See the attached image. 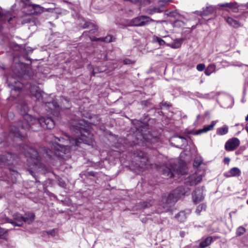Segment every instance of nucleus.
<instances>
[{
    "mask_svg": "<svg viewBox=\"0 0 248 248\" xmlns=\"http://www.w3.org/2000/svg\"><path fill=\"white\" fill-rule=\"evenodd\" d=\"M36 21V19L33 16L31 15H26L22 18L21 22L22 24L26 23L35 24Z\"/></svg>",
    "mask_w": 248,
    "mask_h": 248,
    "instance_id": "obj_20",
    "label": "nucleus"
},
{
    "mask_svg": "<svg viewBox=\"0 0 248 248\" xmlns=\"http://www.w3.org/2000/svg\"><path fill=\"white\" fill-rule=\"evenodd\" d=\"M205 68V65L202 63L198 64L196 66V68L199 71H202Z\"/></svg>",
    "mask_w": 248,
    "mask_h": 248,
    "instance_id": "obj_35",
    "label": "nucleus"
},
{
    "mask_svg": "<svg viewBox=\"0 0 248 248\" xmlns=\"http://www.w3.org/2000/svg\"><path fill=\"white\" fill-rule=\"evenodd\" d=\"M10 16V14L9 13H6L3 10V9L0 7V31L2 29V27L1 26V22H5L7 19V21L10 23L12 19V17H9Z\"/></svg>",
    "mask_w": 248,
    "mask_h": 248,
    "instance_id": "obj_15",
    "label": "nucleus"
},
{
    "mask_svg": "<svg viewBox=\"0 0 248 248\" xmlns=\"http://www.w3.org/2000/svg\"><path fill=\"white\" fill-rule=\"evenodd\" d=\"M17 66H20V65L19 64H17Z\"/></svg>",
    "mask_w": 248,
    "mask_h": 248,
    "instance_id": "obj_55",
    "label": "nucleus"
},
{
    "mask_svg": "<svg viewBox=\"0 0 248 248\" xmlns=\"http://www.w3.org/2000/svg\"><path fill=\"white\" fill-rule=\"evenodd\" d=\"M151 205V204H150L149 202H144V205H143V207L144 208H146V207H148V205Z\"/></svg>",
    "mask_w": 248,
    "mask_h": 248,
    "instance_id": "obj_44",
    "label": "nucleus"
},
{
    "mask_svg": "<svg viewBox=\"0 0 248 248\" xmlns=\"http://www.w3.org/2000/svg\"><path fill=\"white\" fill-rule=\"evenodd\" d=\"M183 39H178L174 41L173 43L171 44V47L173 48H178L180 47L182 43Z\"/></svg>",
    "mask_w": 248,
    "mask_h": 248,
    "instance_id": "obj_29",
    "label": "nucleus"
},
{
    "mask_svg": "<svg viewBox=\"0 0 248 248\" xmlns=\"http://www.w3.org/2000/svg\"><path fill=\"white\" fill-rule=\"evenodd\" d=\"M228 132V127L225 125L222 127L219 128L217 130V134L218 135H223L226 134Z\"/></svg>",
    "mask_w": 248,
    "mask_h": 248,
    "instance_id": "obj_26",
    "label": "nucleus"
},
{
    "mask_svg": "<svg viewBox=\"0 0 248 248\" xmlns=\"http://www.w3.org/2000/svg\"><path fill=\"white\" fill-rule=\"evenodd\" d=\"M46 232L47 234L49 235H51L52 236H54L55 235V229H52L48 231H46Z\"/></svg>",
    "mask_w": 248,
    "mask_h": 248,
    "instance_id": "obj_38",
    "label": "nucleus"
},
{
    "mask_svg": "<svg viewBox=\"0 0 248 248\" xmlns=\"http://www.w3.org/2000/svg\"><path fill=\"white\" fill-rule=\"evenodd\" d=\"M90 25H91L92 27H93V29L91 30V32H92V33H94V32H95V31H97V28H96V27H95L93 24H91Z\"/></svg>",
    "mask_w": 248,
    "mask_h": 248,
    "instance_id": "obj_41",
    "label": "nucleus"
},
{
    "mask_svg": "<svg viewBox=\"0 0 248 248\" xmlns=\"http://www.w3.org/2000/svg\"><path fill=\"white\" fill-rule=\"evenodd\" d=\"M14 72L15 73V74H16V76L18 77H22L23 76V71H20L19 70H17V71L16 70H14Z\"/></svg>",
    "mask_w": 248,
    "mask_h": 248,
    "instance_id": "obj_39",
    "label": "nucleus"
},
{
    "mask_svg": "<svg viewBox=\"0 0 248 248\" xmlns=\"http://www.w3.org/2000/svg\"><path fill=\"white\" fill-rule=\"evenodd\" d=\"M202 162V160L199 157H196L194 161L193 165L195 167L199 166Z\"/></svg>",
    "mask_w": 248,
    "mask_h": 248,
    "instance_id": "obj_34",
    "label": "nucleus"
},
{
    "mask_svg": "<svg viewBox=\"0 0 248 248\" xmlns=\"http://www.w3.org/2000/svg\"><path fill=\"white\" fill-rule=\"evenodd\" d=\"M212 241V237L209 236L201 242L200 245V247L203 248L208 247L211 244Z\"/></svg>",
    "mask_w": 248,
    "mask_h": 248,
    "instance_id": "obj_23",
    "label": "nucleus"
},
{
    "mask_svg": "<svg viewBox=\"0 0 248 248\" xmlns=\"http://www.w3.org/2000/svg\"><path fill=\"white\" fill-rule=\"evenodd\" d=\"M189 190L188 188L186 189L183 186H180L172 193L163 195L161 204L164 208H168L173 205L181 196L185 195Z\"/></svg>",
    "mask_w": 248,
    "mask_h": 248,
    "instance_id": "obj_4",
    "label": "nucleus"
},
{
    "mask_svg": "<svg viewBox=\"0 0 248 248\" xmlns=\"http://www.w3.org/2000/svg\"><path fill=\"white\" fill-rule=\"evenodd\" d=\"M29 171L30 172V173L33 176V177H34V173L33 172V171L31 170H29Z\"/></svg>",
    "mask_w": 248,
    "mask_h": 248,
    "instance_id": "obj_48",
    "label": "nucleus"
},
{
    "mask_svg": "<svg viewBox=\"0 0 248 248\" xmlns=\"http://www.w3.org/2000/svg\"><path fill=\"white\" fill-rule=\"evenodd\" d=\"M100 39L101 40V41L107 43H109L110 42L113 41V37L110 35H108L105 37H101V38Z\"/></svg>",
    "mask_w": 248,
    "mask_h": 248,
    "instance_id": "obj_32",
    "label": "nucleus"
},
{
    "mask_svg": "<svg viewBox=\"0 0 248 248\" xmlns=\"http://www.w3.org/2000/svg\"><path fill=\"white\" fill-rule=\"evenodd\" d=\"M1 68L2 69H3V67H1Z\"/></svg>",
    "mask_w": 248,
    "mask_h": 248,
    "instance_id": "obj_58",
    "label": "nucleus"
},
{
    "mask_svg": "<svg viewBox=\"0 0 248 248\" xmlns=\"http://www.w3.org/2000/svg\"><path fill=\"white\" fill-rule=\"evenodd\" d=\"M240 144V140L236 138H233L228 140L225 143V148L227 151L235 150Z\"/></svg>",
    "mask_w": 248,
    "mask_h": 248,
    "instance_id": "obj_12",
    "label": "nucleus"
},
{
    "mask_svg": "<svg viewBox=\"0 0 248 248\" xmlns=\"http://www.w3.org/2000/svg\"><path fill=\"white\" fill-rule=\"evenodd\" d=\"M192 200L195 203L202 202L204 198L203 188L197 187L192 193Z\"/></svg>",
    "mask_w": 248,
    "mask_h": 248,
    "instance_id": "obj_8",
    "label": "nucleus"
},
{
    "mask_svg": "<svg viewBox=\"0 0 248 248\" xmlns=\"http://www.w3.org/2000/svg\"><path fill=\"white\" fill-rule=\"evenodd\" d=\"M2 41H3V42L6 41V39H3V40H2Z\"/></svg>",
    "mask_w": 248,
    "mask_h": 248,
    "instance_id": "obj_54",
    "label": "nucleus"
},
{
    "mask_svg": "<svg viewBox=\"0 0 248 248\" xmlns=\"http://www.w3.org/2000/svg\"><path fill=\"white\" fill-rule=\"evenodd\" d=\"M7 81L8 83V86L11 88V97L13 99H16L21 93V87L19 84L21 83L11 77L7 78Z\"/></svg>",
    "mask_w": 248,
    "mask_h": 248,
    "instance_id": "obj_6",
    "label": "nucleus"
},
{
    "mask_svg": "<svg viewBox=\"0 0 248 248\" xmlns=\"http://www.w3.org/2000/svg\"><path fill=\"white\" fill-rule=\"evenodd\" d=\"M35 215L33 213H26L25 217H23V222L29 224L31 223L34 219Z\"/></svg>",
    "mask_w": 248,
    "mask_h": 248,
    "instance_id": "obj_21",
    "label": "nucleus"
},
{
    "mask_svg": "<svg viewBox=\"0 0 248 248\" xmlns=\"http://www.w3.org/2000/svg\"><path fill=\"white\" fill-rule=\"evenodd\" d=\"M152 22H156V23H161L160 21H155L149 16H141L135 17L130 20L128 24L130 26H144Z\"/></svg>",
    "mask_w": 248,
    "mask_h": 248,
    "instance_id": "obj_5",
    "label": "nucleus"
},
{
    "mask_svg": "<svg viewBox=\"0 0 248 248\" xmlns=\"http://www.w3.org/2000/svg\"><path fill=\"white\" fill-rule=\"evenodd\" d=\"M174 172H176L177 173L181 174L186 173V168L185 164L183 163H181L178 167L171 166V168H168L166 170H164L163 174L169 178H171L174 176Z\"/></svg>",
    "mask_w": 248,
    "mask_h": 248,
    "instance_id": "obj_7",
    "label": "nucleus"
},
{
    "mask_svg": "<svg viewBox=\"0 0 248 248\" xmlns=\"http://www.w3.org/2000/svg\"><path fill=\"white\" fill-rule=\"evenodd\" d=\"M153 41L154 42L158 43L160 46H163L165 44V42L162 39L157 36H154Z\"/></svg>",
    "mask_w": 248,
    "mask_h": 248,
    "instance_id": "obj_31",
    "label": "nucleus"
},
{
    "mask_svg": "<svg viewBox=\"0 0 248 248\" xmlns=\"http://www.w3.org/2000/svg\"><path fill=\"white\" fill-rule=\"evenodd\" d=\"M246 231L245 229L243 227H239L236 231V234L238 236H240L243 234Z\"/></svg>",
    "mask_w": 248,
    "mask_h": 248,
    "instance_id": "obj_33",
    "label": "nucleus"
},
{
    "mask_svg": "<svg viewBox=\"0 0 248 248\" xmlns=\"http://www.w3.org/2000/svg\"><path fill=\"white\" fill-rule=\"evenodd\" d=\"M215 8L213 6H208L206 8H203L202 11H196L194 13L201 16H207L214 12Z\"/></svg>",
    "mask_w": 248,
    "mask_h": 248,
    "instance_id": "obj_14",
    "label": "nucleus"
},
{
    "mask_svg": "<svg viewBox=\"0 0 248 248\" xmlns=\"http://www.w3.org/2000/svg\"><path fill=\"white\" fill-rule=\"evenodd\" d=\"M52 5V7L50 8H44L42 6H40L39 5L33 4L31 5L32 8L35 10H39V12H53V11L55 9V4L54 3L51 4Z\"/></svg>",
    "mask_w": 248,
    "mask_h": 248,
    "instance_id": "obj_17",
    "label": "nucleus"
},
{
    "mask_svg": "<svg viewBox=\"0 0 248 248\" xmlns=\"http://www.w3.org/2000/svg\"><path fill=\"white\" fill-rule=\"evenodd\" d=\"M245 120L246 121H248V114L247 115V117H246Z\"/></svg>",
    "mask_w": 248,
    "mask_h": 248,
    "instance_id": "obj_51",
    "label": "nucleus"
},
{
    "mask_svg": "<svg viewBox=\"0 0 248 248\" xmlns=\"http://www.w3.org/2000/svg\"><path fill=\"white\" fill-rule=\"evenodd\" d=\"M227 22L229 25L233 27L238 28L240 26L239 23L232 17H228L227 19Z\"/></svg>",
    "mask_w": 248,
    "mask_h": 248,
    "instance_id": "obj_25",
    "label": "nucleus"
},
{
    "mask_svg": "<svg viewBox=\"0 0 248 248\" xmlns=\"http://www.w3.org/2000/svg\"><path fill=\"white\" fill-rule=\"evenodd\" d=\"M230 159L228 157H225L224 160H223V162L225 164H229V162H230Z\"/></svg>",
    "mask_w": 248,
    "mask_h": 248,
    "instance_id": "obj_42",
    "label": "nucleus"
},
{
    "mask_svg": "<svg viewBox=\"0 0 248 248\" xmlns=\"http://www.w3.org/2000/svg\"><path fill=\"white\" fill-rule=\"evenodd\" d=\"M241 174L240 170L237 167H233L230 169L229 171L224 173V176L227 178L231 177H239Z\"/></svg>",
    "mask_w": 248,
    "mask_h": 248,
    "instance_id": "obj_16",
    "label": "nucleus"
},
{
    "mask_svg": "<svg viewBox=\"0 0 248 248\" xmlns=\"http://www.w3.org/2000/svg\"><path fill=\"white\" fill-rule=\"evenodd\" d=\"M19 109L23 111V120L19 122V125L25 130L30 129L35 131L40 127L51 129L54 126V121L50 117H41L36 118L27 113L28 107L25 103L18 106Z\"/></svg>",
    "mask_w": 248,
    "mask_h": 248,
    "instance_id": "obj_2",
    "label": "nucleus"
},
{
    "mask_svg": "<svg viewBox=\"0 0 248 248\" xmlns=\"http://www.w3.org/2000/svg\"><path fill=\"white\" fill-rule=\"evenodd\" d=\"M29 90L32 96L36 98L38 101L43 102L42 96L44 93L39 88L35 85H30L29 87Z\"/></svg>",
    "mask_w": 248,
    "mask_h": 248,
    "instance_id": "obj_10",
    "label": "nucleus"
},
{
    "mask_svg": "<svg viewBox=\"0 0 248 248\" xmlns=\"http://www.w3.org/2000/svg\"><path fill=\"white\" fill-rule=\"evenodd\" d=\"M14 220L5 218L6 222L11 223L15 226H21L23 222V217L20 214H15L13 215Z\"/></svg>",
    "mask_w": 248,
    "mask_h": 248,
    "instance_id": "obj_13",
    "label": "nucleus"
},
{
    "mask_svg": "<svg viewBox=\"0 0 248 248\" xmlns=\"http://www.w3.org/2000/svg\"><path fill=\"white\" fill-rule=\"evenodd\" d=\"M89 25L88 24L87 22H85L84 25L82 26L83 28H87Z\"/></svg>",
    "mask_w": 248,
    "mask_h": 248,
    "instance_id": "obj_47",
    "label": "nucleus"
},
{
    "mask_svg": "<svg viewBox=\"0 0 248 248\" xmlns=\"http://www.w3.org/2000/svg\"><path fill=\"white\" fill-rule=\"evenodd\" d=\"M206 208V205L204 203H202L197 206L195 213L196 214L199 215L202 211H205Z\"/></svg>",
    "mask_w": 248,
    "mask_h": 248,
    "instance_id": "obj_27",
    "label": "nucleus"
},
{
    "mask_svg": "<svg viewBox=\"0 0 248 248\" xmlns=\"http://www.w3.org/2000/svg\"><path fill=\"white\" fill-rule=\"evenodd\" d=\"M220 6L228 7L232 9L233 11L235 12H236L238 8L237 4L236 2L226 3L220 5Z\"/></svg>",
    "mask_w": 248,
    "mask_h": 248,
    "instance_id": "obj_22",
    "label": "nucleus"
},
{
    "mask_svg": "<svg viewBox=\"0 0 248 248\" xmlns=\"http://www.w3.org/2000/svg\"><path fill=\"white\" fill-rule=\"evenodd\" d=\"M124 62L125 63H127V62H126V61H124Z\"/></svg>",
    "mask_w": 248,
    "mask_h": 248,
    "instance_id": "obj_57",
    "label": "nucleus"
},
{
    "mask_svg": "<svg viewBox=\"0 0 248 248\" xmlns=\"http://www.w3.org/2000/svg\"><path fill=\"white\" fill-rule=\"evenodd\" d=\"M47 104H48L49 105H52L56 109H57V108H59V105L57 104L56 102H49L47 103Z\"/></svg>",
    "mask_w": 248,
    "mask_h": 248,
    "instance_id": "obj_40",
    "label": "nucleus"
},
{
    "mask_svg": "<svg viewBox=\"0 0 248 248\" xmlns=\"http://www.w3.org/2000/svg\"><path fill=\"white\" fill-rule=\"evenodd\" d=\"M216 124V122L212 121L210 124L204 126L203 128L196 130L195 132V134L199 135L203 133L207 132L208 131L212 130Z\"/></svg>",
    "mask_w": 248,
    "mask_h": 248,
    "instance_id": "obj_18",
    "label": "nucleus"
},
{
    "mask_svg": "<svg viewBox=\"0 0 248 248\" xmlns=\"http://www.w3.org/2000/svg\"><path fill=\"white\" fill-rule=\"evenodd\" d=\"M170 0H167V1H165V3H167L168 1H169Z\"/></svg>",
    "mask_w": 248,
    "mask_h": 248,
    "instance_id": "obj_53",
    "label": "nucleus"
},
{
    "mask_svg": "<svg viewBox=\"0 0 248 248\" xmlns=\"http://www.w3.org/2000/svg\"><path fill=\"white\" fill-rule=\"evenodd\" d=\"M216 66L215 64H209L205 69L204 73L206 76H210L213 72L215 71Z\"/></svg>",
    "mask_w": 248,
    "mask_h": 248,
    "instance_id": "obj_24",
    "label": "nucleus"
},
{
    "mask_svg": "<svg viewBox=\"0 0 248 248\" xmlns=\"http://www.w3.org/2000/svg\"><path fill=\"white\" fill-rule=\"evenodd\" d=\"M101 37H100V38H96V37L90 38V39H91V40L92 41H101V40L99 39H101Z\"/></svg>",
    "mask_w": 248,
    "mask_h": 248,
    "instance_id": "obj_43",
    "label": "nucleus"
},
{
    "mask_svg": "<svg viewBox=\"0 0 248 248\" xmlns=\"http://www.w3.org/2000/svg\"><path fill=\"white\" fill-rule=\"evenodd\" d=\"M60 185L62 186H64V183H60Z\"/></svg>",
    "mask_w": 248,
    "mask_h": 248,
    "instance_id": "obj_50",
    "label": "nucleus"
},
{
    "mask_svg": "<svg viewBox=\"0 0 248 248\" xmlns=\"http://www.w3.org/2000/svg\"><path fill=\"white\" fill-rule=\"evenodd\" d=\"M176 218L181 222L184 221L186 218V215L185 211H181L176 215Z\"/></svg>",
    "mask_w": 248,
    "mask_h": 248,
    "instance_id": "obj_28",
    "label": "nucleus"
},
{
    "mask_svg": "<svg viewBox=\"0 0 248 248\" xmlns=\"http://www.w3.org/2000/svg\"><path fill=\"white\" fill-rule=\"evenodd\" d=\"M185 25L184 22L178 19L175 20L173 23V27L178 28L183 27Z\"/></svg>",
    "mask_w": 248,
    "mask_h": 248,
    "instance_id": "obj_30",
    "label": "nucleus"
},
{
    "mask_svg": "<svg viewBox=\"0 0 248 248\" xmlns=\"http://www.w3.org/2000/svg\"><path fill=\"white\" fill-rule=\"evenodd\" d=\"M128 1H130L133 3H137L140 1V0H129Z\"/></svg>",
    "mask_w": 248,
    "mask_h": 248,
    "instance_id": "obj_45",
    "label": "nucleus"
},
{
    "mask_svg": "<svg viewBox=\"0 0 248 248\" xmlns=\"http://www.w3.org/2000/svg\"><path fill=\"white\" fill-rule=\"evenodd\" d=\"M139 155L140 157H141L143 159L144 162H145V160L147 162H148V159L146 158V157H145V156L144 155L143 153H142V152H140L139 154Z\"/></svg>",
    "mask_w": 248,
    "mask_h": 248,
    "instance_id": "obj_37",
    "label": "nucleus"
},
{
    "mask_svg": "<svg viewBox=\"0 0 248 248\" xmlns=\"http://www.w3.org/2000/svg\"><path fill=\"white\" fill-rule=\"evenodd\" d=\"M247 203L248 204V200L247 201Z\"/></svg>",
    "mask_w": 248,
    "mask_h": 248,
    "instance_id": "obj_56",
    "label": "nucleus"
},
{
    "mask_svg": "<svg viewBox=\"0 0 248 248\" xmlns=\"http://www.w3.org/2000/svg\"><path fill=\"white\" fill-rule=\"evenodd\" d=\"M170 16H175L176 13L175 12H172L170 13Z\"/></svg>",
    "mask_w": 248,
    "mask_h": 248,
    "instance_id": "obj_46",
    "label": "nucleus"
},
{
    "mask_svg": "<svg viewBox=\"0 0 248 248\" xmlns=\"http://www.w3.org/2000/svg\"><path fill=\"white\" fill-rule=\"evenodd\" d=\"M92 74H93V76H94V75H95V72L94 71V70H93V72H92Z\"/></svg>",
    "mask_w": 248,
    "mask_h": 248,
    "instance_id": "obj_52",
    "label": "nucleus"
},
{
    "mask_svg": "<svg viewBox=\"0 0 248 248\" xmlns=\"http://www.w3.org/2000/svg\"><path fill=\"white\" fill-rule=\"evenodd\" d=\"M84 122L81 121L78 125H73L74 137H67V139L63 138L55 137L58 141L54 145L55 154L59 156H62L61 153L66 154L70 151V149L73 148L74 150L78 149L82 144H92L93 135L91 133L88 127L83 124Z\"/></svg>",
    "mask_w": 248,
    "mask_h": 248,
    "instance_id": "obj_1",
    "label": "nucleus"
},
{
    "mask_svg": "<svg viewBox=\"0 0 248 248\" xmlns=\"http://www.w3.org/2000/svg\"><path fill=\"white\" fill-rule=\"evenodd\" d=\"M187 143L186 138L180 136H176L171 139V144L176 147L182 148V147Z\"/></svg>",
    "mask_w": 248,
    "mask_h": 248,
    "instance_id": "obj_11",
    "label": "nucleus"
},
{
    "mask_svg": "<svg viewBox=\"0 0 248 248\" xmlns=\"http://www.w3.org/2000/svg\"><path fill=\"white\" fill-rule=\"evenodd\" d=\"M246 129L247 130V131L248 132V123L246 125Z\"/></svg>",
    "mask_w": 248,
    "mask_h": 248,
    "instance_id": "obj_49",
    "label": "nucleus"
},
{
    "mask_svg": "<svg viewBox=\"0 0 248 248\" xmlns=\"http://www.w3.org/2000/svg\"><path fill=\"white\" fill-rule=\"evenodd\" d=\"M24 154L27 158L28 165L31 168H33L35 166H40L41 164H40V161L42 160L43 156L49 158L52 157V152L45 147L40 148L38 152L34 148L26 145L25 147Z\"/></svg>",
    "mask_w": 248,
    "mask_h": 248,
    "instance_id": "obj_3",
    "label": "nucleus"
},
{
    "mask_svg": "<svg viewBox=\"0 0 248 248\" xmlns=\"http://www.w3.org/2000/svg\"><path fill=\"white\" fill-rule=\"evenodd\" d=\"M9 134L11 137L16 138L22 137L21 133L19 131L18 128L15 126H11L10 127Z\"/></svg>",
    "mask_w": 248,
    "mask_h": 248,
    "instance_id": "obj_19",
    "label": "nucleus"
},
{
    "mask_svg": "<svg viewBox=\"0 0 248 248\" xmlns=\"http://www.w3.org/2000/svg\"><path fill=\"white\" fill-rule=\"evenodd\" d=\"M151 2V0H140L139 2H140L141 5H146L149 4Z\"/></svg>",
    "mask_w": 248,
    "mask_h": 248,
    "instance_id": "obj_36",
    "label": "nucleus"
},
{
    "mask_svg": "<svg viewBox=\"0 0 248 248\" xmlns=\"http://www.w3.org/2000/svg\"><path fill=\"white\" fill-rule=\"evenodd\" d=\"M202 175L197 174H193L188 176L185 181V183L187 185L194 186L201 183L202 181Z\"/></svg>",
    "mask_w": 248,
    "mask_h": 248,
    "instance_id": "obj_9",
    "label": "nucleus"
}]
</instances>
